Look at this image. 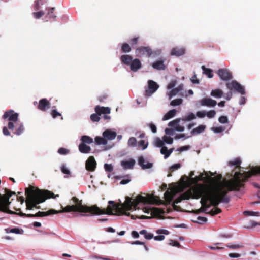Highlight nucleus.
Here are the masks:
<instances>
[{"instance_id":"nucleus-15","label":"nucleus","mask_w":260,"mask_h":260,"mask_svg":"<svg viewBox=\"0 0 260 260\" xmlns=\"http://www.w3.org/2000/svg\"><path fill=\"white\" fill-rule=\"evenodd\" d=\"M138 164L142 169H150L152 167V164L146 162L143 156H140L138 159Z\"/></svg>"},{"instance_id":"nucleus-12","label":"nucleus","mask_w":260,"mask_h":260,"mask_svg":"<svg viewBox=\"0 0 260 260\" xmlns=\"http://www.w3.org/2000/svg\"><path fill=\"white\" fill-rule=\"evenodd\" d=\"M200 104L202 106L207 107H214L216 104L217 102L215 100H214L211 98H203L200 101Z\"/></svg>"},{"instance_id":"nucleus-60","label":"nucleus","mask_w":260,"mask_h":260,"mask_svg":"<svg viewBox=\"0 0 260 260\" xmlns=\"http://www.w3.org/2000/svg\"><path fill=\"white\" fill-rule=\"evenodd\" d=\"M197 219L199 221H196V222H198L200 224H203L204 223H205L207 221V219L206 217H202V216H199L197 218Z\"/></svg>"},{"instance_id":"nucleus-31","label":"nucleus","mask_w":260,"mask_h":260,"mask_svg":"<svg viewBox=\"0 0 260 260\" xmlns=\"http://www.w3.org/2000/svg\"><path fill=\"white\" fill-rule=\"evenodd\" d=\"M194 188L193 190L194 189ZM181 197H182L183 200H188L191 197H193V193L192 194V192L190 190H189L184 193L181 194Z\"/></svg>"},{"instance_id":"nucleus-51","label":"nucleus","mask_w":260,"mask_h":260,"mask_svg":"<svg viewBox=\"0 0 260 260\" xmlns=\"http://www.w3.org/2000/svg\"><path fill=\"white\" fill-rule=\"evenodd\" d=\"M32 15L36 19H39L44 15V12L43 11L34 12Z\"/></svg>"},{"instance_id":"nucleus-47","label":"nucleus","mask_w":260,"mask_h":260,"mask_svg":"<svg viewBox=\"0 0 260 260\" xmlns=\"http://www.w3.org/2000/svg\"><path fill=\"white\" fill-rule=\"evenodd\" d=\"M90 119L93 122H98L100 119V115L98 114H97L96 113L92 114L90 115Z\"/></svg>"},{"instance_id":"nucleus-17","label":"nucleus","mask_w":260,"mask_h":260,"mask_svg":"<svg viewBox=\"0 0 260 260\" xmlns=\"http://www.w3.org/2000/svg\"><path fill=\"white\" fill-rule=\"evenodd\" d=\"M185 50L184 48L174 47L171 51V55L180 56L185 53Z\"/></svg>"},{"instance_id":"nucleus-25","label":"nucleus","mask_w":260,"mask_h":260,"mask_svg":"<svg viewBox=\"0 0 260 260\" xmlns=\"http://www.w3.org/2000/svg\"><path fill=\"white\" fill-rule=\"evenodd\" d=\"M201 68L203 70V74L207 75L209 78L213 77V71L211 69L206 68L205 66H202Z\"/></svg>"},{"instance_id":"nucleus-22","label":"nucleus","mask_w":260,"mask_h":260,"mask_svg":"<svg viewBox=\"0 0 260 260\" xmlns=\"http://www.w3.org/2000/svg\"><path fill=\"white\" fill-rule=\"evenodd\" d=\"M176 113V110L175 109H172L169 111L163 117V120H169L172 117H174Z\"/></svg>"},{"instance_id":"nucleus-6","label":"nucleus","mask_w":260,"mask_h":260,"mask_svg":"<svg viewBox=\"0 0 260 260\" xmlns=\"http://www.w3.org/2000/svg\"><path fill=\"white\" fill-rule=\"evenodd\" d=\"M226 86L231 90H235L241 94L245 93L244 88L235 80L227 83Z\"/></svg>"},{"instance_id":"nucleus-16","label":"nucleus","mask_w":260,"mask_h":260,"mask_svg":"<svg viewBox=\"0 0 260 260\" xmlns=\"http://www.w3.org/2000/svg\"><path fill=\"white\" fill-rule=\"evenodd\" d=\"M95 111L100 116L102 114H109L110 113V109L109 107H101L100 106H96L95 107Z\"/></svg>"},{"instance_id":"nucleus-18","label":"nucleus","mask_w":260,"mask_h":260,"mask_svg":"<svg viewBox=\"0 0 260 260\" xmlns=\"http://www.w3.org/2000/svg\"><path fill=\"white\" fill-rule=\"evenodd\" d=\"M152 67L157 70H164L166 66L164 64V61L162 60L156 61L152 64Z\"/></svg>"},{"instance_id":"nucleus-63","label":"nucleus","mask_w":260,"mask_h":260,"mask_svg":"<svg viewBox=\"0 0 260 260\" xmlns=\"http://www.w3.org/2000/svg\"><path fill=\"white\" fill-rule=\"evenodd\" d=\"M51 115L53 118H55L57 116H61V114L57 112L56 110L53 109L51 111Z\"/></svg>"},{"instance_id":"nucleus-44","label":"nucleus","mask_w":260,"mask_h":260,"mask_svg":"<svg viewBox=\"0 0 260 260\" xmlns=\"http://www.w3.org/2000/svg\"><path fill=\"white\" fill-rule=\"evenodd\" d=\"M243 213L244 215L247 216H260V213L259 212L245 211L243 212Z\"/></svg>"},{"instance_id":"nucleus-1","label":"nucleus","mask_w":260,"mask_h":260,"mask_svg":"<svg viewBox=\"0 0 260 260\" xmlns=\"http://www.w3.org/2000/svg\"><path fill=\"white\" fill-rule=\"evenodd\" d=\"M260 175V166L255 167L251 171L241 173L236 172L233 178L226 181L224 184L218 183L213 186L201 185L193 190V199L201 198L202 207L200 212L208 214L207 208L211 205L216 207L220 203H228L230 197L228 195L229 191H239L244 187V183L252 175Z\"/></svg>"},{"instance_id":"nucleus-61","label":"nucleus","mask_w":260,"mask_h":260,"mask_svg":"<svg viewBox=\"0 0 260 260\" xmlns=\"http://www.w3.org/2000/svg\"><path fill=\"white\" fill-rule=\"evenodd\" d=\"M196 115L199 118H203L206 115V112L205 111H198Z\"/></svg>"},{"instance_id":"nucleus-58","label":"nucleus","mask_w":260,"mask_h":260,"mask_svg":"<svg viewBox=\"0 0 260 260\" xmlns=\"http://www.w3.org/2000/svg\"><path fill=\"white\" fill-rule=\"evenodd\" d=\"M139 40V37H136L131 39L129 40V42L132 46H134V45H136L138 43Z\"/></svg>"},{"instance_id":"nucleus-33","label":"nucleus","mask_w":260,"mask_h":260,"mask_svg":"<svg viewBox=\"0 0 260 260\" xmlns=\"http://www.w3.org/2000/svg\"><path fill=\"white\" fill-rule=\"evenodd\" d=\"M5 230H6V233H12L17 234H21L22 233L21 232H23L22 230H20L18 228H13V229L8 228V229H6Z\"/></svg>"},{"instance_id":"nucleus-9","label":"nucleus","mask_w":260,"mask_h":260,"mask_svg":"<svg viewBox=\"0 0 260 260\" xmlns=\"http://www.w3.org/2000/svg\"><path fill=\"white\" fill-rule=\"evenodd\" d=\"M217 74L220 79L224 81H229L232 78L231 73L226 69H220L217 71Z\"/></svg>"},{"instance_id":"nucleus-29","label":"nucleus","mask_w":260,"mask_h":260,"mask_svg":"<svg viewBox=\"0 0 260 260\" xmlns=\"http://www.w3.org/2000/svg\"><path fill=\"white\" fill-rule=\"evenodd\" d=\"M55 10L54 7L49 8L48 9V13H47L46 17L49 19H55L56 18V15L54 14Z\"/></svg>"},{"instance_id":"nucleus-24","label":"nucleus","mask_w":260,"mask_h":260,"mask_svg":"<svg viewBox=\"0 0 260 260\" xmlns=\"http://www.w3.org/2000/svg\"><path fill=\"white\" fill-rule=\"evenodd\" d=\"M211 95L217 98H220L222 96L223 92L220 89H216L213 90L211 92Z\"/></svg>"},{"instance_id":"nucleus-10","label":"nucleus","mask_w":260,"mask_h":260,"mask_svg":"<svg viewBox=\"0 0 260 260\" xmlns=\"http://www.w3.org/2000/svg\"><path fill=\"white\" fill-rule=\"evenodd\" d=\"M96 162L93 156H90L86 161V169L89 171H94L96 168Z\"/></svg>"},{"instance_id":"nucleus-54","label":"nucleus","mask_w":260,"mask_h":260,"mask_svg":"<svg viewBox=\"0 0 260 260\" xmlns=\"http://www.w3.org/2000/svg\"><path fill=\"white\" fill-rule=\"evenodd\" d=\"M104 168L106 171L111 172L113 170V167L111 164H105Z\"/></svg>"},{"instance_id":"nucleus-49","label":"nucleus","mask_w":260,"mask_h":260,"mask_svg":"<svg viewBox=\"0 0 260 260\" xmlns=\"http://www.w3.org/2000/svg\"><path fill=\"white\" fill-rule=\"evenodd\" d=\"M177 89L175 88L172 89L168 93L169 99H171L173 96L177 95L179 92L177 91Z\"/></svg>"},{"instance_id":"nucleus-40","label":"nucleus","mask_w":260,"mask_h":260,"mask_svg":"<svg viewBox=\"0 0 260 260\" xmlns=\"http://www.w3.org/2000/svg\"><path fill=\"white\" fill-rule=\"evenodd\" d=\"M182 103V99H176L172 100L170 103V105L172 106H176L181 104Z\"/></svg>"},{"instance_id":"nucleus-52","label":"nucleus","mask_w":260,"mask_h":260,"mask_svg":"<svg viewBox=\"0 0 260 260\" xmlns=\"http://www.w3.org/2000/svg\"><path fill=\"white\" fill-rule=\"evenodd\" d=\"M215 115H216V112L215 110H210L209 111H208L206 113V116L209 118H212L214 117Z\"/></svg>"},{"instance_id":"nucleus-55","label":"nucleus","mask_w":260,"mask_h":260,"mask_svg":"<svg viewBox=\"0 0 260 260\" xmlns=\"http://www.w3.org/2000/svg\"><path fill=\"white\" fill-rule=\"evenodd\" d=\"M226 246L229 248H231V249H238V248H241L242 247V245H240V244H228L226 245Z\"/></svg>"},{"instance_id":"nucleus-41","label":"nucleus","mask_w":260,"mask_h":260,"mask_svg":"<svg viewBox=\"0 0 260 260\" xmlns=\"http://www.w3.org/2000/svg\"><path fill=\"white\" fill-rule=\"evenodd\" d=\"M42 0H36L35 1L34 8L36 10H39L41 8V5L43 4Z\"/></svg>"},{"instance_id":"nucleus-28","label":"nucleus","mask_w":260,"mask_h":260,"mask_svg":"<svg viewBox=\"0 0 260 260\" xmlns=\"http://www.w3.org/2000/svg\"><path fill=\"white\" fill-rule=\"evenodd\" d=\"M81 140L82 142V143H84L85 144H90L92 143L93 142L92 138H91L89 136H86V135L82 136V137L81 138Z\"/></svg>"},{"instance_id":"nucleus-26","label":"nucleus","mask_w":260,"mask_h":260,"mask_svg":"<svg viewBox=\"0 0 260 260\" xmlns=\"http://www.w3.org/2000/svg\"><path fill=\"white\" fill-rule=\"evenodd\" d=\"M182 200H183L182 199L181 196H180L174 201L173 204H172V207L174 210H176V211H180L181 210V207L180 206H177L175 204L181 202Z\"/></svg>"},{"instance_id":"nucleus-50","label":"nucleus","mask_w":260,"mask_h":260,"mask_svg":"<svg viewBox=\"0 0 260 260\" xmlns=\"http://www.w3.org/2000/svg\"><path fill=\"white\" fill-rule=\"evenodd\" d=\"M61 171L66 175H70L71 174L70 171L66 167L65 165H62L61 166Z\"/></svg>"},{"instance_id":"nucleus-20","label":"nucleus","mask_w":260,"mask_h":260,"mask_svg":"<svg viewBox=\"0 0 260 260\" xmlns=\"http://www.w3.org/2000/svg\"><path fill=\"white\" fill-rule=\"evenodd\" d=\"M135 164V161L134 159L121 161V165L125 169H132L134 167Z\"/></svg>"},{"instance_id":"nucleus-7","label":"nucleus","mask_w":260,"mask_h":260,"mask_svg":"<svg viewBox=\"0 0 260 260\" xmlns=\"http://www.w3.org/2000/svg\"><path fill=\"white\" fill-rule=\"evenodd\" d=\"M136 53L137 56L141 57L145 56L149 57L152 53V51L149 47L141 46L137 48Z\"/></svg>"},{"instance_id":"nucleus-13","label":"nucleus","mask_w":260,"mask_h":260,"mask_svg":"<svg viewBox=\"0 0 260 260\" xmlns=\"http://www.w3.org/2000/svg\"><path fill=\"white\" fill-rule=\"evenodd\" d=\"M141 62L138 58L133 59L130 64V69L133 72H137L141 68Z\"/></svg>"},{"instance_id":"nucleus-27","label":"nucleus","mask_w":260,"mask_h":260,"mask_svg":"<svg viewBox=\"0 0 260 260\" xmlns=\"http://www.w3.org/2000/svg\"><path fill=\"white\" fill-rule=\"evenodd\" d=\"M95 142L97 145H106L107 140L104 137L97 136L95 138Z\"/></svg>"},{"instance_id":"nucleus-3","label":"nucleus","mask_w":260,"mask_h":260,"mask_svg":"<svg viewBox=\"0 0 260 260\" xmlns=\"http://www.w3.org/2000/svg\"><path fill=\"white\" fill-rule=\"evenodd\" d=\"M25 194L27 196L25 202L27 210H32L34 208L39 209L40 206H37V205L44 202L46 199L55 198L56 197L50 191L42 190L39 188L35 189L33 186L26 188Z\"/></svg>"},{"instance_id":"nucleus-43","label":"nucleus","mask_w":260,"mask_h":260,"mask_svg":"<svg viewBox=\"0 0 260 260\" xmlns=\"http://www.w3.org/2000/svg\"><path fill=\"white\" fill-rule=\"evenodd\" d=\"M24 126L22 124H20L17 128L16 132L14 133L17 135H21L24 131Z\"/></svg>"},{"instance_id":"nucleus-57","label":"nucleus","mask_w":260,"mask_h":260,"mask_svg":"<svg viewBox=\"0 0 260 260\" xmlns=\"http://www.w3.org/2000/svg\"><path fill=\"white\" fill-rule=\"evenodd\" d=\"M58 152L61 155H65L68 154L69 152V150L64 148H60L58 150Z\"/></svg>"},{"instance_id":"nucleus-53","label":"nucleus","mask_w":260,"mask_h":260,"mask_svg":"<svg viewBox=\"0 0 260 260\" xmlns=\"http://www.w3.org/2000/svg\"><path fill=\"white\" fill-rule=\"evenodd\" d=\"M163 140H164V142H165V143L169 144H172V143L173 142V138H172L170 137L164 136L163 137Z\"/></svg>"},{"instance_id":"nucleus-8","label":"nucleus","mask_w":260,"mask_h":260,"mask_svg":"<svg viewBox=\"0 0 260 260\" xmlns=\"http://www.w3.org/2000/svg\"><path fill=\"white\" fill-rule=\"evenodd\" d=\"M158 85L153 80H149L148 82V88L145 90L146 96H150L154 93L158 88Z\"/></svg>"},{"instance_id":"nucleus-56","label":"nucleus","mask_w":260,"mask_h":260,"mask_svg":"<svg viewBox=\"0 0 260 260\" xmlns=\"http://www.w3.org/2000/svg\"><path fill=\"white\" fill-rule=\"evenodd\" d=\"M218 120H219L220 123H223V124L226 123L228 122V118L225 116H220Z\"/></svg>"},{"instance_id":"nucleus-46","label":"nucleus","mask_w":260,"mask_h":260,"mask_svg":"<svg viewBox=\"0 0 260 260\" xmlns=\"http://www.w3.org/2000/svg\"><path fill=\"white\" fill-rule=\"evenodd\" d=\"M153 212L157 215H160L166 213V211L164 209H161L158 208H154L153 209Z\"/></svg>"},{"instance_id":"nucleus-35","label":"nucleus","mask_w":260,"mask_h":260,"mask_svg":"<svg viewBox=\"0 0 260 260\" xmlns=\"http://www.w3.org/2000/svg\"><path fill=\"white\" fill-rule=\"evenodd\" d=\"M214 207V209H212L210 211L208 212V214L211 216H214L221 212V210L218 208L217 206Z\"/></svg>"},{"instance_id":"nucleus-37","label":"nucleus","mask_w":260,"mask_h":260,"mask_svg":"<svg viewBox=\"0 0 260 260\" xmlns=\"http://www.w3.org/2000/svg\"><path fill=\"white\" fill-rule=\"evenodd\" d=\"M169 149L166 146H163L160 149V153L164 155V158H167L170 156V153H168Z\"/></svg>"},{"instance_id":"nucleus-32","label":"nucleus","mask_w":260,"mask_h":260,"mask_svg":"<svg viewBox=\"0 0 260 260\" xmlns=\"http://www.w3.org/2000/svg\"><path fill=\"white\" fill-rule=\"evenodd\" d=\"M141 235H143L144 236V237L148 240H150L152 238H153V234L148 233L146 230H142L140 231L139 233Z\"/></svg>"},{"instance_id":"nucleus-48","label":"nucleus","mask_w":260,"mask_h":260,"mask_svg":"<svg viewBox=\"0 0 260 260\" xmlns=\"http://www.w3.org/2000/svg\"><path fill=\"white\" fill-rule=\"evenodd\" d=\"M196 117L193 113H189L187 116L185 117L182 119L183 121H190L195 119Z\"/></svg>"},{"instance_id":"nucleus-62","label":"nucleus","mask_w":260,"mask_h":260,"mask_svg":"<svg viewBox=\"0 0 260 260\" xmlns=\"http://www.w3.org/2000/svg\"><path fill=\"white\" fill-rule=\"evenodd\" d=\"M176 84V81H175V80L171 81L168 85L167 88L168 89H171L172 88L173 89V88L175 86Z\"/></svg>"},{"instance_id":"nucleus-36","label":"nucleus","mask_w":260,"mask_h":260,"mask_svg":"<svg viewBox=\"0 0 260 260\" xmlns=\"http://www.w3.org/2000/svg\"><path fill=\"white\" fill-rule=\"evenodd\" d=\"M241 163V161L240 158H236L233 161H230L229 162V165L230 166H235L236 168H240V165Z\"/></svg>"},{"instance_id":"nucleus-21","label":"nucleus","mask_w":260,"mask_h":260,"mask_svg":"<svg viewBox=\"0 0 260 260\" xmlns=\"http://www.w3.org/2000/svg\"><path fill=\"white\" fill-rule=\"evenodd\" d=\"M79 151L83 153H88L91 151V148L85 144L81 143L79 145Z\"/></svg>"},{"instance_id":"nucleus-2","label":"nucleus","mask_w":260,"mask_h":260,"mask_svg":"<svg viewBox=\"0 0 260 260\" xmlns=\"http://www.w3.org/2000/svg\"><path fill=\"white\" fill-rule=\"evenodd\" d=\"M16 194L14 191H12L8 189H5V193L2 195L0 193V211L5 212L10 214H17L23 217H39L48 216L51 214H57L62 212H78L80 213H89L86 216L107 214L112 215L113 214H119L120 209L118 206L114 204L113 201H108L109 204L106 209H101L96 205L91 206H88L82 204V200H80L76 197L72 198L73 202L75 205H67L65 207H61L62 210L57 211L54 209L49 210L47 212L39 211L37 213L26 214L20 212L21 209H15L16 212L9 209V206L11 202L10 201V198L13 195Z\"/></svg>"},{"instance_id":"nucleus-4","label":"nucleus","mask_w":260,"mask_h":260,"mask_svg":"<svg viewBox=\"0 0 260 260\" xmlns=\"http://www.w3.org/2000/svg\"><path fill=\"white\" fill-rule=\"evenodd\" d=\"M149 202V199L142 196L141 195H138L137 196L135 200H132V199L129 197H126L125 198V201L122 205V208L120 207V205L116 204V205L118 206L120 209V213L119 214H113V215H120L123 214V210L129 211L132 208L136 210L138 207V205L140 203H147ZM115 204V203H114Z\"/></svg>"},{"instance_id":"nucleus-59","label":"nucleus","mask_w":260,"mask_h":260,"mask_svg":"<svg viewBox=\"0 0 260 260\" xmlns=\"http://www.w3.org/2000/svg\"><path fill=\"white\" fill-rule=\"evenodd\" d=\"M180 167H181V165L180 164H176L172 165L170 168V171L171 172H173L176 170L179 169Z\"/></svg>"},{"instance_id":"nucleus-34","label":"nucleus","mask_w":260,"mask_h":260,"mask_svg":"<svg viewBox=\"0 0 260 260\" xmlns=\"http://www.w3.org/2000/svg\"><path fill=\"white\" fill-rule=\"evenodd\" d=\"M137 141L135 137H131L127 142L128 146L131 147H135L137 146Z\"/></svg>"},{"instance_id":"nucleus-64","label":"nucleus","mask_w":260,"mask_h":260,"mask_svg":"<svg viewBox=\"0 0 260 260\" xmlns=\"http://www.w3.org/2000/svg\"><path fill=\"white\" fill-rule=\"evenodd\" d=\"M169 244L171 245H172L173 246H175V247H180V244L178 241H174L173 240H170Z\"/></svg>"},{"instance_id":"nucleus-45","label":"nucleus","mask_w":260,"mask_h":260,"mask_svg":"<svg viewBox=\"0 0 260 260\" xmlns=\"http://www.w3.org/2000/svg\"><path fill=\"white\" fill-rule=\"evenodd\" d=\"M180 121V118H177L173 121H170L168 125L170 127H174V129L175 128V126L177 125V124L179 123V122Z\"/></svg>"},{"instance_id":"nucleus-42","label":"nucleus","mask_w":260,"mask_h":260,"mask_svg":"<svg viewBox=\"0 0 260 260\" xmlns=\"http://www.w3.org/2000/svg\"><path fill=\"white\" fill-rule=\"evenodd\" d=\"M165 198L166 201L169 204H170L172 200L173 197L170 192H169L168 191H167L165 193Z\"/></svg>"},{"instance_id":"nucleus-38","label":"nucleus","mask_w":260,"mask_h":260,"mask_svg":"<svg viewBox=\"0 0 260 260\" xmlns=\"http://www.w3.org/2000/svg\"><path fill=\"white\" fill-rule=\"evenodd\" d=\"M164 142L160 138L156 137L154 140V145L158 147L164 146Z\"/></svg>"},{"instance_id":"nucleus-23","label":"nucleus","mask_w":260,"mask_h":260,"mask_svg":"<svg viewBox=\"0 0 260 260\" xmlns=\"http://www.w3.org/2000/svg\"><path fill=\"white\" fill-rule=\"evenodd\" d=\"M206 126L204 125H200L197 127L192 129L191 132L192 135H197L202 133L205 129Z\"/></svg>"},{"instance_id":"nucleus-19","label":"nucleus","mask_w":260,"mask_h":260,"mask_svg":"<svg viewBox=\"0 0 260 260\" xmlns=\"http://www.w3.org/2000/svg\"><path fill=\"white\" fill-rule=\"evenodd\" d=\"M120 59L121 62L125 65L130 66L132 61H133L132 56L127 54L121 55Z\"/></svg>"},{"instance_id":"nucleus-5","label":"nucleus","mask_w":260,"mask_h":260,"mask_svg":"<svg viewBox=\"0 0 260 260\" xmlns=\"http://www.w3.org/2000/svg\"><path fill=\"white\" fill-rule=\"evenodd\" d=\"M18 113L15 112L13 110H9L5 112L3 116L4 119H7L8 122V127L4 126L3 128V133L5 136L10 135L8 129L10 130H13L15 127V123H16L18 120Z\"/></svg>"},{"instance_id":"nucleus-30","label":"nucleus","mask_w":260,"mask_h":260,"mask_svg":"<svg viewBox=\"0 0 260 260\" xmlns=\"http://www.w3.org/2000/svg\"><path fill=\"white\" fill-rule=\"evenodd\" d=\"M121 49L123 53H129L132 50L129 45L126 43L122 44Z\"/></svg>"},{"instance_id":"nucleus-11","label":"nucleus","mask_w":260,"mask_h":260,"mask_svg":"<svg viewBox=\"0 0 260 260\" xmlns=\"http://www.w3.org/2000/svg\"><path fill=\"white\" fill-rule=\"evenodd\" d=\"M50 103L46 99H42L39 101L38 108L42 111H45L50 108Z\"/></svg>"},{"instance_id":"nucleus-39","label":"nucleus","mask_w":260,"mask_h":260,"mask_svg":"<svg viewBox=\"0 0 260 260\" xmlns=\"http://www.w3.org/2000/svg\"><path fill=\"white\" fill-rule=\"evenodd\" d=\"M148 145V142L146 143L145 140H140L138 143V147L142 148V150L145 149L147 147Z\"/></svg>"},{"instance_id":"nucleus-14","label":"nucleus","mask_w":260,"mask_h":260,"mask_svg":"<svg viewBox=\"0 0 260 260\" xmlns=\"http://www.w3.org/2000/svg\"><path fill=\"white\" fill-rule=\"evenodd\" d=\"M116 133L113 132L110 129H106L103 133V136L105 139L107 140H113L116 137Z\"/></svg>"}]
</instances>
